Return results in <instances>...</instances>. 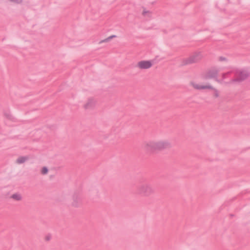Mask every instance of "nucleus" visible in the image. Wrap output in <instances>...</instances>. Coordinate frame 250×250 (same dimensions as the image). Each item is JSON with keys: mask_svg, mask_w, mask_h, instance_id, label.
<instances>
[{"mask_svg": "<svg viewBox=\"0 0 250 250\" xmlns=\"http://www.w3.org/2000/svg\"><path fill=\"white\" fill-rule=\"evenodd\" d=\"M169 143L166 140H150L145 141L143 145V149L148 153H154L168 148Z\"/></svg>", "mask_w": 250, "mask_h": 250, "instance_id": "1", "label": "nucleus"}, {"mask_svg": "<svg viewBox=\"0 0 250 250\" xmlns=\"http://www.w3.org/2000/svg\"><path fill=\"white\" fill-rule=\"evenodd\" d=\"M218 71L215 69L208 71L202 78L201 81L193 80L190 82V85L196 89H211V86L204 81L207 79L215 78L217 75Z\"/></svg>", "mask_w": 250, "mask_h": 250, "instance_id": "2", "label": "nucleus"}, {"mask_svg": "<svg viewBox=\"0 0 250 250\" xmlns=\"http://www.w3.org/2000/svg\"><path fill=\"white\" fill-rule=\"evenodd\" d=\"M153 65V62L152 60H142L138 62L136 67L141 70L148 69L150 68Z\"/></svg>", "mask_w": 250, "mask_h": 250, "instance_id": "3", "label": "nucleus"}, {"mask_svg": "<svg viewBox=\"0 0 250 250\" xmlns=\"http://www.w3.org/2000/svg\"><path fill=\"white\" fill-rule=\"evenodd\" d=\"M96 105V100L93 98H90L83 104V108L85 109H91L95 108Z\"/></svg>", "mask_w": 250, "mask_h": 250, "instance_id": "4", "label": "nucleus"}, {"mask_svg": "<svg viewBox=\"0 0 250 250\" xmlns=\"http://www.w3.org/2000/svg\"><path fill=\"white\" fill-rule=\"evenodd\" d=\"M140 192L145 196H148L153 193V190L149 186L144 185L140 188Z\"/></svg>", "mask_w": 250, "mask_h": 250, "instance_id": "5", "label": "nucleus"}, {"mask_svg": "<svg viewBox=\"0 0 250 250\" xmlns=\"http://www.w3.org/2000/svg\"><path fill=\"white\" fill-rule=\"evenodd\" d=\"M249 76V73L246 71H242L239 72L237 79L239 81L246 79Z\"/></svg>", "mask_w": 250, "mask_h": 250, "instance_id": "6", "label": "nucleus"}, {"mask_svg": "<svg viewBox=\"0 0 250 250\" xmlns=\"http://www.w3.org/2000/svg\"><path fill=\"white\" fill-rule=\"evenodd\" d=\"M29 159L27 156H21L19 157L15 161L17 164L20 165L25 163Z\"/></svg>", "mask_w": 250, "mask_h": 250, "instance_id": "7", "label": "nucleus"}, {"mask_svg": "<svg viewBox=\"0 0 250 250\" xmlns=\"http://www.w3.org/2000/svg\"><path fill=\"white\" fill-rule=\"evenodd\" d=\"M11 198L15 201H21L22 199V196L19 193H15L11 195Z\"/></svg>", "mask_w": 250, "mask_h": 250, "instance_id": "8", "label": "nucleus"}, {"mask_svg": "<svg viewBox=\"0 0 250 250\" xmlns=\"http://www.w3.org/2000/svg\"><path fill=\"white\" fill-rule=\"evenodd\" d=\"M142 14L144 17H150L152 15V13L150 11L145 8L143 10Z\"/></svg>", "mask_w": 250, "mask_h": 250, "instance_id": "9", "label": "nucleus"}, {"mask_svg": "<svg viewBox=\"0 0 250 250\" xmlns=\"http://www.w3.org/2000/svg\"><path fill=\"white\" fill-rule=\"evenodd\" d=\"M48 169L47 167H44L42 168L41 169V172L42 174L45 175L46 174L48 173Z\"/></svg>", "mask_w": 250, "mask_h": 250, "instance_id": "10", "label": "nucleus"}, {"mask_svg": "<svg viewBox=\"0 0 250 250\" xmlns=\"http://www.w3.org/2000/svg\"><path fill=\"white\" fill-rule=\"evenodd\" d=\"M115 37H116L115 35L110 36L109 37H108L107 39H105L104 41H102V42H107L109 41H110V40H111L112 39L115 38Z\"/></svg>", "mask_w": 250, "mask_h": 250, "instance_id": "11", "label": "nucleus"}, {"mask_svg": "<svg viewBox=\"0 0 250 250\" xmlns=\"http://www.w3.org/2000/svg\"><path fill=\"white\" fill-rule=\"evenodd\" d=\"M188 63H192V62H195V60H193L192 58L191 57V58H189L188 60Z\"/></svg>", "mask_w": 250, "mask_h": 250, "instance_id": "12", "label": "nucleus"}]
</instances>
